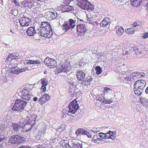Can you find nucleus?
<instances>
[{"instance_id":"obj_19","label":"nucleus","mask_w":148,"mask_h":148,"mask_svg":"<svg viewBox=\"0 0 148 148\" xmlns=\"http://www.w3.org/2000/svg\"><path fill=\"white\" fill-rule=\"evenodd\" d=\"M145 74L143 72H137L136 73H132V76L134 78H135V77L139 78L140 77L144 78L145 76Z\"/></svg>"},{"instance_id":"obj_2","label":"nucleus","mask_w":148,"mask_h":148,"mask_svg":"<svg viewBox=\"0 0 148 148\" xmlns=\"http://www.w3.org/2000/svg\"><path fill=\"white\" fill-rule=\"evenodd\" d=\"M78 102L76 101L75 99H74L73 101L71 102L68 106V108L69 110L67 113L68 115L71 116L70 117V119L71 120H75L76 118L75 116L74 117L73 116H72L70 114V113L72 114H74L75 112H77V110L79 108L78 104L77 103Z\"/></svg>"},{"instance_id":"obj_6","label":"nucleus","mask_w":148,"mask_h":148,"mask_svg":"<svg viewBox=\"0 0 148 148\" xmlns=\"http://www.w3.org/2000/svg\"><path fill=\"white\" fill-rule=\"evenodd\" d=\"M36 115H32L30 116V117H29V119L28 120L27 124L26 125H28L27 127L26 130H24L23 132L25 131L26 132L29 131L32 129V127L34 125L36 124Z\"/></svg>"},{"instance_id":"obj_7","label":"nucleus","mask_w":148,"mask_h":148,"mask_svg":"<svg viewBox=\"0 0 148 148\" xmlns=\"http://www.w3.org/2000/svg\"><path fill=\"white\" fill-rule=\"evenodd\" d=\"M68 21H65L62 25V29L64 32H67L71 29H73L75 26V21L72 19H70Z\"/></svg>"},{"instance_id":"obj_59","label":"nucleus","mask_w":148,"mask_h":148,"mask_svg":"<svg viewBox=\"0 0 148 148\" xmlns=\"http://www.w3.org/2000/svg\"><path fill=\"white\" fill-rule=\"evenodd\" d=\"M62 145L63 146H64L66 147V148H68V147L70 146L69 144L67 143H65L64 144Z\"/></svg>"},{"instance_id":"obj_43","label":"nucleus","mask_w":148,"mask_h":148,"mask_svg":"<svg viewBox=\"0 0 148 148\" xmlns=\"http://www.w3.org/2000/svg\"><path fill=\"white\" fill-rule=\"evenodd\" d=\"M106 134H105V133H103L102 132H100L99 134V136L101 138H105V137H106Z\"/></svg>"},{"instance_id":"obj_24","label":"nucleus","mask_w":148,"mask_h":148,"mask_svg":"<svg viewBox=\"0 0 148 148\" xmlns=\"http://www.w3.org/2000/svg\"><path fill=\"white\" fill-rule=\"evenodd\" d=\"M83 35L84 36V38L88 40L90 39L93 36L90 33V32H89L88 31L84 32L83 33Z\"/></svg>"},{"instance_id":"obj_62","label":"nucleus","mask_w":148,"mask_h":148,"mask_svg":"<svg viewBox=\"0 0 148 148\" xmlns=\"http://www.w3.org/2000/svg\"><path fill=\"white\" fill-rule=\"evenodd\" d=\"M92 79L90 77H88L87 79V80L88 82H90L92 80Z\"/></svg>"},{"instance_id":"obj_36","label":"nucleus","mask_w":148,"mask_h":148,"mask_svg":"<svg viewBox=\"0 0 148 148\" xmlns=\"http://www.w3.org/2000/svg\"><path fill=\"white\" fill-rule=\"evenodd\" d=\"M96 70L97 75L101 74L102 72L101 68L99 66H97L96 67Z\"/></svg>"},{"instance_id":"obj_53","label":"nucleus","mask_w":148,"mask_h":148,"mask_svg":"<svg viewBox=\"0 0 148 148\" xmlns=\"http://www.w3.org/2000/svg\"><path fill=\"white\" fill-rule=\"evenodd\" d=\"M14 57H15V58H16V59H17L18 58V56H19V55H18V54L17 53H14Z\"/></svg>"},{"instance_id":"obj_51","label":"nucleus","mask_w":148,"mask_h":148,"mask_svg":"<svg viewBox=\"0 0 148 148\" xmlns=\"http://www.w3.org/2000/svg\"><path fill=\"white\" fill-rule=\"evenodd\" d=\"M133 27H136L137 26H139L140 25L139 23H137V22H134L132 24Z\"/></svg>"},{"instance_id":"obj_37","label":"nucleus","mask_w":148,"mask_h":148,"mask_svg":"<svg viewBox=\"0 0 148 148\" xmlns=\"http://www.w3.org/2000/svg\"><path fill=\"white\" fill-rule=\"evenodd\" d=\"M41 81L42 84L43 85L42 86H46L48 85V81L46 79H42L41 80Z\"/></svg>"},{"instance_id":"obj_30","label":"nucleus","mask_w":148,"mask_h":148,"mask_svg":"<svg viewBox=\"0 0 148 148\" xmlns=\"http://www.w3.org/2000/svg\"><path fill=\"white\" fill-rule=\"evenodd\" d=\"M92 15V14H88L87 15V21L90 24H92L94 23V21H91Z\"/></svg>"},{"instance_id":"obj_55","label":"nucleus","mask_w":148,"mask_h":148,"mask_svg":"<svg viewBox=\"0 0 148 148\" xmlns=\"http://www.w3.org/2000/svg\"><path fill=\"white\" fill-rule=\"evenodd\" d=\"M96 15H93L92 16V18L91 21H95L96 20Z\"/></svg>"},{"instance_id":"obj_32","label":"nucleus","mask_w":148,"mask_h":148,"mask_svg":"<svg viewBox=\"0 0 148 148\" xmlns=\"http://www.w3.org/2000/svg\"><path fill=\"white\" fill-rule=\"evenodd\" d=\"M47 101V100L43 95L42 96L38 101L39 102V103L41 105H42Z\"/></svg>"},{"instance_id":"obj_42","label":"nucleus","mask_w":148,"mask_h":148,"mask_svg":"<svg viewBox=\"0 0 148 148\" xmlns=\"http://www.w3.org/2000/svg\"><path fill=\"white\" fill-rule=\"evenodd\" d=\"M25 19L26 20V25L27 26H28L29 25V23L31 22V20L29 18L27 17H25Z\"/></svg>"},{"instance_id":"obj_20","label":"nucleus","mask_w":148,"mask_h":148,"mask_svg":"<svg viewBox=\"0 0 148 148\" xmlns=\"http://www.w3.org/2000/svg\"><path fill=\"white\" fill-rule=\"evenodd\" d=\"M140 100L141 103L144 106L146 107L148 106V99L145 97H141L140 98Z\"/></svg>"},{"instance_id":"obj_1","label":"nucleus","mask_w":148,"mask_h":148,"mask_svg":"<svg viewBox=\"0 0 148 148\" xmlns=\"http://www.w3.org/2000/svg\"><path fill=\"white\" fill-rule=\"evenodd\" d=\"M27 104L30 105L29 109H30L31 106H30V103L29 102L18 99L16 100L14 105L12 107L11 109L13 111L21 112L24 109L25 107L27 105Z\"/></svg>"},{"instance_id":"obj_61","label":"nucleus","mask_w":148,"mask_h":148,"mask_svg":"<svg viewBox=\"0 0 148 148\" xmlns=\"http://www.w3.org/2000/svg\"><path fill=\"white\" fill-rule=\"evenodd\" d=\"M5 138V137L4 136L1 137L0 136V143L1 142L2 140H4Z\"/></svg>"},{"instance_id":"obj_22","label":"nucleus","mask_w":148,"mask_h":148,"mask_svg":"<svg viewBox=\"0 0 148 148\" xmlns=\"http://www.w3.org/2000/svg\"><path fill=\"white\" fill-rule=\"evenodd\" d=\"M70 70V67L68 66L67 65L64 64L62 65V66L61 68V72H63L64 73H67Z\"/></svg>"},{"instance_id":"obj_38","label":"nucleus","mask_w":148,"mask_h":148,"mask_svg":"<svg viewBox=\"0 0 148 148\" xmlns=\"http://www.w3.org/2000/svg\"><path fill=\"white\" fill-rule=\"evenodd\" d=\"M11 72L14 74H18L19 73L18 70L16 69V68H12L11 70Z\"/></svg>"},{"instance_id":"obj_46","label":"nucleus","mask_w":148,"mask_h":148,"mask_svg":"<svg viewBox=\"0 0 148 148\" xmlns=\"http://www.w3.org/2000/svg\"><path fill=\"white\" fill-rule=\"evenodd\" d=\"M32 60H25L24 62V63L25 64H32Z\"/></svg>"},{"instance_id":"obj_60","label":"nucleus","mask_w":148,"mask_h":148,"mask_svg":"<svg viewBox=\"0 0 148 148\" xmlns=\"http://www.w3.org/2000/svg\"><path fill=\"white\" fill-rule=\"evenodd\" d=\"M113 135L112 136H109V138H111L112 140L114 139L116 135Z\"/></svg>"},{"instance_id":"obj_16","label":"nucleus","mask_w":148,"mask_h":148,"mask_svg":"<svg viewBox=\"0 0 148 148\" xmlns=\"http://www.w3.org/2000/svg\"><path fill=\"white\" fill-rule=\"evenodd\" d=\"M26 33L30 36H33L36 33V32L34 27H31L29 28L26 31Z\"/></svg>"},{"instance_id":"obj_23","label":"nucleus","mask_w":148,"mask_h":148,"mask_svg":"<svg viewBox=\"0 0 148 148\" xmlns=\"http://www.w3.org/2000/svg\"><path fill=\"white\" fill-rule=\"evenodd\" d=\"M49 14L50 17L52 19H58V17L59 16V14H58L55 11L53 12H49Z\"/></svg>"},{"instance_id":"obj_18","label":"nucleus","mask_w":148,"mask_h":148,"mask_svg":"<svg viewBox=\"0 0 148 148\" xmlns=\"http://www.w3.org/2000/svg\"><path fill=\"white\" fill-rule=\"evenodd\" d=\"M117 35L119 36H121L124 32L123 28L121 26H116L115 27Z\"/></svg>"},{"instance_id":"obj_44","label":"nucleus","mask_w":148,"mask_h":148,"mask_svg":"<svg viewBox=\"0 0 148 148\" xmlns=\"http://www.w3.org/2000/svg\"><path fill=\"white\" fill-rule=\"evenodd\" d=\"M100 128H93L92 129H91L92 132L95 133H96L97 132H99L100 131Z\"/></svg>"},{"instance_id":"obj_27","label":"nucleus","mask_w":148,"mask_h":148,"mask_svg":"<svg viewBox=\"0 0 148 148\" xmlns=\"http://www.w3.org/2000/svg\"><path fill=\"white\" fill-rule=\"evenodd\" d=\"M40 28L43 29L44 28L49 29L50 27V25L47 22H43L42 23V24L40 25Z\"/></svg>"},{"instance_id":"obj_56","label":"nucleus","mask_w":148,"mask_h":148,"mask_svg":"<svg viewBox=\"0 0 148 148\" xmlns=\"http://www.w3.org/2000/svg\"><path fill=\"white\" fill-rule=\"evenodd\" d=\"M67 12H68L69 11H71L72 10V7L71 6H70L68 5V6L67 7Z\"/></svg>"},{"instance_id":"obj_58","label":"nucleus","mask_w":148,"mask_h":148,"mask_svg":"<svg viewBox=\"0 0 148 148\" xmlns=\"http://www.w3.org/2000/svg\"><path fill=\"white\" fill-rule=\"evenodd\" d=\"M105 134H106V137H105V139H107V138H109V136L108 135L109 134V132H108V133H105Z\"/></svg>"},{"instance_id":"obj_49","label":"nucleus","mask_w":148,"mask_h":148,"mask_svg":"<svg viewBox=\"0 0 148 148\" xmlns=\"http://www.w3.org/2000/svg\"><path fill=\"white\" fill-rule=\"evenodd\" d=\"M109 132V136H112V135H116V133L115 132L113 131V132H112L111 131H108Z\"/></svg>"},{"instance_id":"obj_29","label":"nucleus","mask_w":148,"mask_h":148,"mask_svg":"<svg viewBox=\"0 0 148 148\" xmlns=\"http://www.w3.org/2000/svg\"><path fill=\"white\" fill-rule=\"evenodd\" d=\"M142 0H130L132 4L135 6H137L140 5Z\"/></svg>"},{"instance_id":"obj_63","label":"nucleus","mask_w":148,"mask_h":148,"mask_svg":"<svg viewBox=\"0 0 148 148\" xmlns=\"http://www.w3.org/2000/svg\"><path fill=\"white\" fill-rule=\"evenodd\" d=\"M29 3H30L31 5H30V6H32V5H34V3L32 1H30L28 2Z\"/></svg>"},{"instance_id":"obj_13","label":"nucleus","mask_w":148,"mask_h":148,"mask_svg":"<svg viewBox=\"0 0 148 148\" xmlns=\"http://www.w3.org/2000/svg\"><path fill=\"white\" fill-rule=\"evenodd\" d=\"M136 87H138L139 89L144 90L146 85V82L144 80H139L135 82Z\"/></svg>"},{"instance_id":"obj_8","label":"nucleus","mask_w":148,"mask_h":148,"mask_svg":"<svg viewBox=\"0 0 148 148\" xmlns=\"http://www.w3.org/2000/svg\"><path fill=\"white\" fill-rule=\"evenodd\" d=\"M28 125L22 122H20L19 123H13L12 124L11 127L13 130L16 132H19V130L21 129H23L24 128L26 130L27 127Z\"/></svg>"},{"instance_id":"obj_9","label":"nucleus","mask_w":148,"mask_h":148,"mask_svg":"<svg viewBox=\"0 0 148 148\" xmlns=\"http://www.w3.org/2000/svg\"><path fill=\"white\" fill-rule=\"evenodd\" d=\"M40 32V35L41 36L49 38H51L53 34L51 28L50 27L49 29L45 28L43 29H41Z\"/></svg>"},{"instance_id":"obj_4","label":"nucleus","mask_w":148,"mask_h":148,"mask_svg":"<svg viewBox=\"0 0 148 148\" xmlns=\"http://www.w3.org/2000/svg\"><path fill=\"white\" fill-rule=\"evenodd\" d=\"M25 138L18 135L12 136L9 140V143L12 144H19L25 140Z\"/></svg>"},{"instance_id":"obj_50","label":"nucleus","mask_w":148,"mask_h":148,"mask_svg":"<svg viewBox=\"0 0 148 148\" xmlns=\"http://www.w3.org/2000/svg\"><path fill=\"white\" fill-rule=\"evenodd\" d=\"M46 90V88L45 86H42L41 87V91L42 92H45Z\"/></svg>"},{"instance_id":"obj_45","label":"nucleus","mask_w":148,"mask_h":148,"mask_svg":"<svg viewBox=\"0 0 148 148\" xmlns=\"http://www.w3.org/2000/svg\"><path fill=\"white\" fill-rule=\"evenodd\" d=\"M85 62L83 61V60H80L79 62V65L80 66H83L85 64Z\"/></svg>"},{"instance_id":"obj_52","label":"nucleus","mask_w":148,"mask_h":148,"mask_svg":"<svg viewBox=\"0 0 148 148\" xmlns=\"http://www.w3.org/2000/svg\"><path fill=\"white\" fill-rule=\"evenodd\" d=\"M104 90H105L107 92H108L110 91H112V90L111 89L109 88H108L106 87L104 88Z\"/></svg>"},{"instance_id":"obj_26","label":"nucleus","mask_w":148,"mask_h":148,"mask_svg":"<svg viewBox=\"0 0 148 148\" xmlns=\"http://www.w3.org/2000/svg\"><path fill=\"white\" fill-rule=\"evenodd\" d=\"M19 22L21 26L26 27V22L25 18L24 17H20L19 19Z\"/></svg>"},{"instance_id":"obj_28","label":"nucleus","mask_w":148,"mask_h":148,"mask_svg":"<svg viewBox=\"0 0 148 148\" xmlns=\"http://www.w3.org/2000/svg\"><path fill=\"white\" fill-rule=\"evenodd\" d=\"M85 131L82 128H79L76 130L75 133L77 136H80L81 134H84Z\"/></svg>"},{"instance_id":"obj_57","label":"nucleus","mask_w":148,"mask_h":148,"mask_svg":"<svg viewBox=\"0 0 148 148\" xmlns=\"http://www.w3.org/2000/svg\"><path fill=\"white\" fill-rule=\"evenodd\" d=\"M18 148H30V147L27 145H23L19 147Z\"/></svg>"},{"instance_id":"obj_15","label":"nucleus","mask_w":148,"mask_h":148,"mask_svg":"<svg viewBox=\"0 0 148 148\" xmlns=\"http://www.w3.org/2000/svg\"><path fill=\"white\" fill-rule=\"evenodd\" d=\"M110 23V19L108 17L105 18L100 23V25L101 27H106L108 25H109Z\"/></svg>"},{"instance_id":"obj_64","label":"nucleus","mask_w":148,"mask_h":148,"mask_svg":"<svg viewBox=\"0 0 148 148\" xmlns=\"http://www.w3.org/2000/svg\"><path fill=\"white\" fill-rule=\"evenodd\" d=\"M36 148H44L42 145H38Z\"/></svg>"},{"instance_id":"obj_10","label":"nucleus","mask_w":148,"mask_h":148,"mask_svg":"<svg viewBox=\"0 0 148 148\" xmlns=\"http://www.w3.org/2000/svg\"><path fill=\"white\" fill-rule=\"evenodd\" d=\"M45 64L49 68H54L56 67V61L52 58H50L49 57L46 58L44 60Z\"/></svg>"},{"instance_id":"obj_14","label":"nucleus","mask_w":148,"mask_h":148,"mask_svg":"<svg viewBox=\"0 0 148 148\" xmlns=\"http://www.w3.org/2000/svg\"><path fill=\"white\" fill-rule=\"evenodd\" d=\"M5 125L2 124L0 126L1 127V130L0 132V136L1 137L4 136L5 137V135L8 133V131L9 130V128L8 127H6L5 128H3Z\"/></svg>"},{"instance_id":"obj_17","label":"nucleus","mask_w":148,"mask_h":148,"mask_svg":"<svg viewBox=\"0 0 148 148\" xmlns=\"http://www.w3.org/2000/svg\"><path fill=\"white\" fill-rule=\"evenodd\" d=\"M76 76L78 80L82 81L85 76V75L82 71H79L77 72Z\"/></svg>"},{"instance_id":"obj_33","label":"nucleus","mask_w":148,"mask_h":148,"mask_svg":"<svg viewBox=\"0 0 148 148\" xmlns=\"http://www.w3.org/2000/svg\"><path fill=\"white\" fill-rule=\"evenodd\" d=\"M134 29L133 28V27L131 28H127L126 30V33L129 34H131L134 33Z\"/></svg>"},{"instance_id":"obj_39","label":"nucleus","mask_w":148,"mask_h":148,"mask_svg":"<svg viewBox=\"0 0 148 148\" xmlns=\"http://www.w3.org/2000/svg\"><path fill=\"white\" fill-rule=\"evenodd\" d=\"M32 64H36L37 65L40 64L41 63L40 60L38 59L36 60H32Z\"/></svg>"},{"instance_id":"obj_5","label":"nucleus","mask_w":148,"mask_h":148,"mask_svg":"<svg viewBox=\"0 0 148 148\" xmlns=\"http://www.w3.org/2000/svg\"><path fill=\"white\" fill-rule=\"evenodd\" d=\"M32 91V90L31 89L28 90L24 88L20 92L21 98L24 100L29 101L31 98V96H33Z\"/></svg>"},{"instance_id":"obj_11","label":"nucleus","mask_w":148,"mask_h":148,"mask_svg":"<svg viewBox=\"0 0 148 148\" xmlns=\"http://www.w3.org/2000/svg\"><path fill=\"white\" fill-rule=\"evenodd\" d=\"M77 30L78 35L80 36L83 35L84 32L88 31L86 25L81 24L77 26Z\"/></svg>"},{"instance_id":"obj_21","label":"nucleus","mask_w":148,"mask_h":148,"mask_svg":"<svg viewBox=\"0 0 148 148\" xmlns=\"http://www.w3.org/2000/svg\"><path fill=\"white\" fill-rule=\"evenodd\" d=\"M14 56V53H10L9 54L7 57L6 58V62L7 63H10L13 60L16 59Z\"/></svg>"},{"instance_id":"obj_25","label":"nucleus","mask_w":148,"mask_h":148,"mask_svg":"<svg viewBox=\"0 0 148 148\" xmlns=\"http://www.w3.org/2000/svg\"><path fill=\"white\" fill-rule=\"evenodd\" d=\"M98 135H94L92 139V141L94 142V143L98 144L101 142L100 141L102 140L99 137Z\"/></svg>"},{"instance_id":"obj_34","label":"nucleus","mask_w":148,"mask_h":148,"mask_svg":"<svg viewBox=\"0 0 148 148\" xmlns=\"http://www.w3.org/2000/svg\"><path fill=\"white\" fill-rule=\"evenodd\" d=\"M143 91V90H141L140 89H139V88H138V90H135V91L134 93L137 95L140 96L141 95Z\"/></svg>"},{"instance_id":"obj_40","label":"nucleus","mask_w":148,"mask_h":148,"mask_svg":"<svg viewBox=\"0 0 148 148\" xmlns=\"http://www.w3.org/2000/svg\"><path fill=\"white\" fill-rule=\"evenodd\" d=\"M89 146V145L86 143H83L81 144L80 148H88Z\"/></svg>"},{"instance_id":"obj_47","label":"nucleus","mask_w":148,"mask_h":148,"mask_svg":"<svg viewBox=\"0 0 148 148\" xmlns=\"http://www.w3.org/2000/svg\"><path fill=\"white\" fill-rule=\"evenodd\" d=\"M43 96H44L45 97V98L47 101H48V100H49L50 99V97L49 95L47 94H45L43 95Z\"/></svg>"},{"instance_id":"obj_54","label":"nucleus","mask_w":148,"mask_h":148,"mask_svg":"<svg viewBox=\"0 0 148 148\" xmlns=\"http://www.w3.org/2000/svg\"><path fill=\"white\" fill-rule=\"evenodd\" d=\"M148 33H145V34L142 37L143 38H146L148 37Z\"/></svg>"},{"instance_id":"obj_35","label":"nucleus","mask_w":148,"mask_h":148,"mask_svg":"<svg viewBox=\"0 0 148 148\" xmlns=\"http://www.w3.org/2000/svg\"><path fill=\"white\" fill-rule=\"evenodd\" d=\"M92 130H89L88 131L87 130H85V134H84L86 135L89 138H91L92 136Z\"/></svg>"},{"instance_id":"obj_12","label":"nucleus","mask_w":148,"mask_h":148,"mask_svg":"<svg viewBox=\"0 0 148 148\" xmlns=\"http://www.w3.org/2000/svg\"><path fill=\"white\" fill-rule=\"evenodd\" d=\"M97 100H99L102 103H104L105 104H110L112 101V99H106L102 95H97L96 97Z\"/></svg>"},{"instance_id":"obj_31","label":"nucleus","mask_w":148,"mask_h":148,"mask_svg":"<svg viewBox=\"0 0 148 148\" xmlns=\"http://www.w3.org/2000/svg\"><path fill=\"white\" fill-rule=\"evenodd\" d=\"M68 6V5L67 4L62 5L60 6V8L61 10L63 12H67V7Z\"/></svg>"},{"instance_id":"obj_48","label":"nucleus","mask_w":148,"mask_h":148,"mask_svg":"<svg viewBox=\"0 0 148 148\" xmlns=\"http://www.w3.org/2000/svg\"><path fill=\"white\" fill-rule=\"evenodd\" d=\"M135 50L136 55H138V54H141L142 53V52H141L140 49L139 48L136 49H135Z\"/></svg>"},{"instance_id":"obj_3","label":"nucleus","mask_w":148,"mask_h":148,"mask_svg":"<svg viewBox=\"0 0 148 148\" xmlns=\"http://www.w3.org/2000/svg\"><path fill=\"white\" fill-rule=\"evenodd\" d=\"M77 5L82 9L89 11L93 10L94 6L87 0H76Z\"/></svg>"},{"instance_id":"obj_41","label":"nucleus","mask_w":148,"mask_h":148,"mask_svg":"<svg viewBox=\"0 0 148 148\" xmlns=\"http://www.w3.org/2000/svg\"><path fill=\"white\" fill-rule=\"evenodd\" d=\"M133 78H132V76H127L125 77V79L126 80L128 81H133V79H134V78L133 76H132Z\"/></svg>"}]
</instances>
